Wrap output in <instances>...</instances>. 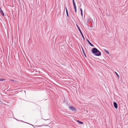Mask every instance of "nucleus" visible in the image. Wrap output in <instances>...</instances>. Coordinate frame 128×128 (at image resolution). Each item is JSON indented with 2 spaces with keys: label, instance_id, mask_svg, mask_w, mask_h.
<instances>
[{
  "label": "nucleus",
  "instance_id": "nucleus-4",
  "mask_svg": "<svg viewBox=\"0 0 128 128\" xmlns=\"http://www.w3.org/2000/svg\"><path fill=\"white\" fill-rule=\"evenodd\" d=\"M114 108H118V105L116 102H114Z\"/></svg>",
  "mask_w": 128,
  "mask_h": 128
},
{
  "label": "nucleus",
  "instance_id": "nucleus-12",
  "mask_svg": "<svg viewBox=\"0 0 128 128\" xmlns=\"http://www.w3.org/2000/svg\"><path fill=\"white\" fill-rule=\"evenodd\" d=\"M73 4L74 6L76 5L75 2H74V0H72Z\"/></svg>",
  "mask_w": 128,
  "mask_h": 128
},
{
  "label": "nucleus",
  "instance_id": "nucleus-15",
  "mask_svg": "<svg viewBox=\"0 0 128 128\" xmlns=\"http://www.w3.org/2000/svg\"><path fill=\"white\" fill-rule=\"evenodd\" d=\"M66 15L67 16V17L68 18V12H66Z\"/></svg>",
  "mask_w": 128,
  "mask_h": 128
},
{
  "label": "nucleus",
  "instance_id": "nucleus-16",
  "mask_svg": "<svg viewBox=\"0 0 128 128\" xmlns=\"http://www.w3.org/2000/svg\"><path fill=\"white\" fill-rule=\"evenodd\" d=\"M65 8H66V12H68V10H67L66 8V7Z\"/></svg>",
  "mask_w": 128,
  "mask_h": 128
},
{
  "label": "nucleus",
  "instance_id": "nucleus-2",
  "mask_svg": "<svg viewBox=\"0 0 128 128\" xmlns=\"http://www.w3.org/2000/svg\"><path fill=\"white\" fill-rule=\"evenodd\" d=\"M70 110H71L72 111L74 112L76 111V110L74 107L73 106H70L69 107Z\"/></svg>",
  "mask_w": 128,
  "mask_h": 128
},
{
  "label": "nucleus",
  "instance_id": "nucleus-9",
  "mask_svg": "<svg viewBox=\"0 0 128 128\" xmlns=\"http://www.w3.org/2000/svg\"><path fill=\"white\" fill-rule=\"evenodd\" d=\"M104 51H105V52H106V53H107L108 54H110V53H109V52H108V50H105V49H104Z\"/></svg>",
  "mask_w": 128,
  "mask_h": 128
},
{
  "label": "nucleus",
  "instance_id": "nucleus-6",
  "mask_svg": "<svg viewBox=\"0 0 128 128\" xmlns=\"http://www.w3.org/2000/svg\"><path fill=\"white\" fill-rule=\"evenodd\" d=\"M87 41L88 43V44L90 45L91 46H94L87 39Z\"/></svg>",
  "mask_w": 128,
  "mask_h": 128
},
{
  "label": "nucleus",
  "instance_id": "nucleus-3",
  "mask_svg": "<svg viewBox=\"0 0 128 128\" xmlns=\"http://www.w3.org/2000/svg\"><path fill=\"white\" fill-rule=\"evenodd\" d=\"M77 27H78V30H79L80 32V34H81L82 38H83L84 40V37L83 36V35L82 33V32L81 31V30H80V28H79V27L77 25Z\"/></svg>",
  "mask_w": 128,
  "mask_h": 128
},
{
  "label": "nucleus",
  "instance_id": "nucleus-1",
  "mask_svg": "<svg viewBox=\"0 0 128 128\" xmlns=\"http://www.w3.org/2000/svg\"><path fill=\"white\" fill-rule=\"evenodd\" d=\"M92 52L96 56H100L101 55V52L95 48H93L92 49Z\"/></svg>",
  "mask_w": 128,
  "mask_h": 128
},
{
  "label": "nucleus",
  "instance_id": "nucleus-10",
  "mask_svg": "<svg viewBox=\"0 0 128 128\" xmlns=\"http://www.w3.org/2000/svg\"><path fill=\"white\" fill-rule=\"evenodd\" d=\"M115 73L116 74V75H117V77H118V78H119V75L118 74V73L116 72H115Z\"/></svg>",
  "mask_w": 128,
  "mask_h": 128
},
{
  "label": "nucleus",
  "instance_id": "nucleus-18",
  "mask_svg": "<svg viewBox=\"0 0 128 128\" xmlns=\"http://www.w3.org/2000/svg\"><path fill=\"white\" fill-rule=\"evenodd\" d=\"M80 10L81 11V12H82V9L81 8H80Z\"/></svg>",
  "mask_w": 128,
  "mask_h": 128
},
{
  "label": "nucleus",
  "instance_id": "nucleus-8",
  "mask_svg": "<svg viewBox=\"0 0 128 128\" xmlns=\"http://www.w3.org/2000/svg\"><path fill=\"white\" fill-rule=\"evenodd\" d=\"M77 122L80 124H83V122H82L80 121L79 120H77Z\"/></svg>",
  "mask_w": 128,
  "mask_h": 128
},
{
  "label": "nucleus",
  "instance_id": "nucleus-13",
  "mask_svg": "<svg viewBox=\"0 0 128 128\" xmlns=\"http://www.w3.org/2000/svg\"><path fill=\"white\" fill-rule=\"evenodd\" d=\"M82 51H83V52L84 54L85 55V56H86V55H85V53L84 52V51L83 49V48H82Z\"/></svg>",
  "mask_w": 128,
  "mask_h": 128
},
{
  "label": "nucleus",
  "instance_id": "nucleus-7",
  "mask_svg": "<svg viewBox=\"0 0 128 128\" xmlns=\"http://www.w3.org/2000/svg\"><path fill=\"white\" fill-rule=\"evenodd\" d=\"M74 8L75 10V12L76 13V5H74Z\"/></svg>",
  "mask_w": 128,
  "mask_h": 128
},
{
  "label": "nucleus",
  "instance_id": "nucleus-14",
  "mask_svg": "<svg viewBox=\"0 0 128 128\" xmlns=\"http://www.w3.org/2000/svg\"><path fill=\"white\" fill-rule=\"evenodd\" d=\"M82 51H83V52L84 54L85 55V56H86V55H85V53L84 52V51L83 49V48H82Z\"/></svg>",
  "mask_w": 128,
  "mask_h": 128
},
{
  "label": "nucleus",
  "instance_id": "nucleus-11",
  "mask_svg": "<svg viewBox=\"0 0 128 128\" xmlns=\"http://www.w3.org/2000/svg\"><path fill=\"white\" fill-rule=\"evenodd\" d=\"M5 80L4 79L0 78V81H3Z\"/></svg>",
  "mask_w": 128,
  "mask_h": 128
},
{
  "label": "nucleus",
  "instance_id": "nucleus-5",
  "mask_svg": "<svg viewBox=\"0 0 128 128\" xmlns=\"http://www.w3.org/2000/svg\"><path fill=\"white\" fill-rule=\"evenodd\" d=\"M0 12L1 13V14L2 16H4V14L2 10L1 9V8H0Z\"/></svg>",
  "mask_w": 128,
  "mask_h": 128
},
{
  "label": "nucleus",
  "instance_id": "nucleus-17",
  "mask_svg": "<svg viewBox=\"0 0 128 128\" xmlns=\"http://www.w3.org/2000/svg\"><path fill=\"white\" fill-rule=\"evenodd\" d=\"M81 12V14L82 16H83L82 10V12Z\"/></svg>",
  "mask_w": 128,
  "mask_h": 128
},
{
  "label": "nucleus",
  "instance_id": "nucleus-19",
  "mask_svg": "<svg viewBox=\"0 0 128 128\" xmlns=\"http://www.w3.org/2000/svg\"><path fill=\"white\" fill-rule=\"evenodd\" d=\"M11 80L12 82H14V80Z\"/></svg>",
  "mask_w": 128,
  "mask_h": 128
}]
</instances>
